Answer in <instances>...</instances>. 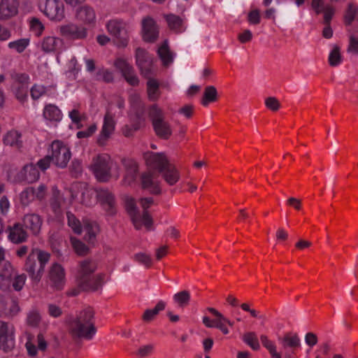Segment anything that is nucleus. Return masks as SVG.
Returning a JSON list of instances; mask_svg holds the SVG:
<instances>
[{"label":"nucleus","instance_id":"aec40b11","mask_svg":"<svg viewBox=\"0 0 358 358\" xmlns=\"http://www.w3.org/2000/svg\"><path fill=\"white\" fill-rule=\"evenodd\" d=\"M115 121L112 115L108 112L104 116L103 124L100 134L97 138V143L103 146L110 138L115 130Z\"/></svg>","mask_w":358,"mask_h":358},{"label":"nucleus","instance_id":"4468645a","mask_svg":"<svg viewBox=\"0 0 358 358\" xmlns=\"http://www.w3.org/2000/svg\"><path fill=\"white\" fill-rule=\"evenodd\" d=\"M114 65L129 85L132 86L138 85L139 80L135 74L134 68L125 59L117 58L115 61Z\"/></svg>","mask_w":358,"mask_h":358},{"label":"nucleus","instance_id":"dca6fc26","mask_svg":"<svg viewBox=\"0 0 358 358\" xmlns=\"http://www.w3.org/2000/svg\"><path fill=\"white\" fill-rule=\"evenodd\" d=\"M20 0H0V21H8L19 13Z\"/></svg>","mask_w":358,"mask_h":358},{"label":"nucleus","instance_id":"bb28decb","mask_svg":"<svg viewBox=\"0 0 358 358\" xmlns=\"http://www.w3.org/2000/svg\"><path fill=\"white\" fill-rule=\"evenodd\" d=\"M160 174H162L166 182L171 186L177 183L180 178L179 171L176 169V166L171 163Z\"/></svg>","mask_w":358,"mask_h":358},{"label":"nucleus","instance_id":"72a5a7b5","mask_svg":"<svg viewBox=\"0 0 358 358\" xmlns=\"http://www.w3.org/2000/svg\"><path fill=\"white\" fill-rule=\"evenodd\" d=\"M218 93L215 87L210 85L204 89L203 97L201 99V104L207 106L210 103L215 102L217 100Z\"/></svg>","mask_w":358,"mask_h":358},{"label":"nucleus","instance_id":"680f3d73","mask_svg":"<svg viewBox=\"0 0 358 358\" xmlns=\"http://www.w3.org/2000/svg\"><path fill=\"white\" fill-rule=\"evenodd\" d=\"M26 280V275L24 274H22L17 275L15 278V280L13 283V287L16 291H20L22 289Z\"/></svg>","mask_w":358,"mask_h":358},{"label":"nucleus","instance_id":"20e7f679","mask_svg":"<svg viewBox=\"0 0 358 358\" xmlns=\"http://www.w3.org/2000/svg\"><path fill=\"white\" fill-rule=\"evenodd\" d=\"M148 117L156 136L162 140L169 139L173 133L171 126L165 120V114L157 104H152L148 108Z\"/></svg>","mask_w":358,"mask_h":358},{"label":"nucleus","instance_id":"423d86ee","mask_svg":"<svg viewBox=\"0 0 358 358\" xmlns=\"http://www.w3.org/2000/svg\"><path fill=\"white\" fill-rule=\"evenodd\" d=\"M131 109L129 114L133 131L138 130L145 122V105L137 95L131 96Z\"/></svg>","mask_w":358,"mask_h":358},{"label":"nucleus","instance_id":"f03ea898","mask_svg":"<svg viewBox=\"0 0 358 358\" xmlns=\"http://www.w3.org/2000/svg\"><path fill=\"white\" fill-rule=\"evenodd\" d=\"M94 313L90 308L80 312L69 323V334L76 342L84 338L91 340L96 333L93 319Z\"/></svg>","mask_w":358,"mask_h":358},{"label":"nucleus","instance_id":"864d4df0","mask_svg":"<svg viewBox=\"0 0 358 358\" xmlns=\"http://www.w3.org/2000/svg\"><path fill=\"white\" fill-rule=\"evenodd\" d=\"M348 52L354 55H358V37L355 35L350 36Z\"/></svg>","mask_w":358,"mask_h":358},{"label":"nucleus","instance_id":"473e14b6","mask_svg":"<svg viewBox=\"0 0 358 358\" xmlns=\"http://www.w3.org/2000/svg\"><path fill=\"white\" fill-rule=\"evenodd\" d=\"M157 53L164 66H168L173 62V55L169 50L168 41L166 40L158 48Z\"/></svg>","mask_w":358,"mask_h":358},{"label":"nucleus","instance_id":"8fccbe9b","mask_svg":"<svg viewBox=\"0 0 358 358\" xmlns=\"http://www.w3.org/2000/svg\"><path fill=\"white\" fill-rule=\"evenodd\" d=\"M12 88L17 99L23 101L26 98L28 92V85H13Z\"/></svg>","mask_w":358,"mask_h":358},{"label":"nucleus","instance_id":"052dcab7","mask_svg":"<svg viewBox=\"0 0 358 358\" xmlns=\"http://www.w3.org/2000/svg\"><path fill=\"white\" fill-rule=\"evenodd\" d=\"M305 342L310 348L314 347L318 342L317 335L313 332H308L305 336Z\"/></svg>","mask_w":358,"mask_h":358},{"label":"nucleus","instance_id":"0eeeda50","mask_svg":"<svg viewBox=\"0 0 358 358\" xmlns=\"http://www.w3.org/2000/svg\"><path fill=\"white\" fill-rule=\"evenodd\" d=\"M52 162L59 168H65L71 159L70 149L62 141H55L51 145Z\"/></svg>","mask_w":358,"mask_h":358},{"label":"nucleus","instance_id":"37998d69","mask_svg":"<svg viewBox=\"0 0 358 358\" xmlns=\"http://www.w3.org/2000/svg\"><path fill=\"white\" fill-rule=\"evenodd\" d=\"M35 199V188L29 187L20 194V201L22 205L27 206Z\"/></svg>","mask_w":358,"mask_h":358},{"label":"nucleus","instance_id":"a878e982","mask_svg":"<svg viewBox=\"0 0 358 358\" xmlns=\"http://www.w3.org/2000/svg\"><path fill=\"white\" fill-rule=\"evenodd\" d=\"M153 203L154 199L152 197H145L139 199V203L143 210L142 215H141V223L143 224L148 230L152 228L153 220L148 209Z\"/></svg>","mask_w":358,"mask_h":358},{"label":"nucleus","instance_id":"774afa93","mask_svg":"<svg viewBox=\"0 0 358 358\" xmlns=\"http://www.w3.org/2000/svg\"><path fill=\"white\" fill-rule=\"evenodd\" d=\"M46 189L47 187L45 185L41 184L40 185L37 189H35V198H36L38 200H42L44 199L45 194H46Z\"/></svg>","mask_w":358,"mask_h":358},{"label":"nucleus","instance_id":"f704fd0d","mask_svg":"<svg viewBox=\"0 0 358 358\" xmlns=\"http://www.w3.org/2000/svg\"><path fill=\"white\" fill-rule=\"evenodd\" d=\"M62 43L61 39L54 36H48L43 38L41 44L42 50L45 52H50L56 50L58 45Z\"/></svg>","mask_w":358,"mask_h":358},{"label":"nucleus","instance_id":"393cba45","mask_svg":"<svg viewBox=\"0 0 358 358\" xmlns=\"http://www.w3.org/2000/svg\"><path fill=\"white\" fill-rule=\"evenodd\" d=\"M39 171L36 166L33 164H27L17 173V178L20 181H26L32 183L39 178Z\"/></svg>","mask_w":358,"mask_h":358},{"label":"nucleus","instance_id":"603ef678","mask_svg":"<svg viewBox=\"0 0 358 358\" xmlns=\"http://www.w3.org/2000/svg\"><path fill=\"white\" fill-rule=\"evenodd\" d=\"M12 78L14 80L13 85H28L29 76L26 73H14Z\"/></svg>","mask_w":358,"mask_h":358},{"label":"nucleus","instance_id":"bf43d9fd","mask_svg":"<svg viewBox=\"0 0 358 358\" xmlns=\"http://www.w3.org/2000/svg\"><path fill=\"white\" fill-rule=\"evenodd\" d=\"M51 162H52L51 155H46L37 162V165L41 170L44 171L50 167Z\"/></svg>","mask_w":358,"mask_h":358},{"label":"nucleus","instance_id":"13d9d810","mask_svg":"<svg viewBox=\"0 0 358 358\" xmlns=\"http://www.w3.org/2000/svg\"><path fill=\"white\" fill-rule=\"evenodd\" d=\"M96 130V125L95 124H92L88 127L87 130L80 131L77 133V137L78 138H84L91 136Z\"/></svg>","mask_w":358,"mask_h":358},{"label":"nucleus","instance_id":"b1692460","mask_svg":"<svg viewBox=\"0 0 358 358\" xmlns=\"http://www.w3.org/2000/svg\"><path fill=\"white\" fill-rule=\"evenodd\" d=\"M125 208L129 215L134 227L139 230L142 227L141 216L136 207L135 200L133 198H127L125 200Z\"/></svg>","mask_w":358,"mask_h":358},{"label":"nucleus","instance_id":"5fc2aeb1","mask_svg":"<svg viewBox=\"0 0 358 358\" xmlns=\"http://www.w3.org/2000/svg\"><path fill=\"white\" fill-rule=\"evenodd\" d=\"M266 106L273 111H277L280 106L279 101L273 96H269L265 99Z\"/></svg>","mask_w":358,"mask_h":358},{"label":"nucleus","instance_id":"a18cd8bd","mask_svg":"<svg viewBox=\"0 0 358 358\" xmlns=\"http://www.w3.org/2000/svg\"><path fill=\"white\" fill-rule=\"evenodd\" d=\"M71 241L76 252L79 255H85L89 252V248L81 241L71 238Z\"/></svg>","mask_w":358,"mask_h":358},{"label":"nucleus","instance_id":"6ab92c4d","mask_svg":"<svg viewBox=\"0 0 358 358\" xmlns=\"http://www.w3.org/2000/svg\"><path fill=\"white\" fill-rule=\"evenodd\" d=\"M49 278L52 286L58 290L63 289L65 283V272L60 264L55 263L51 266Z\"/></svg>","mask_w":358,"mask_h":358},{"label":"nucleus","instance_id":"79ce46f5","mask_svg":"<svg viewBox=\"0 0 358 358\" xmlns=\"http://www.w3.org/2000/svg\"><path fill=\"white\" fill-rule=\"evenodd\" d=\"M342 57L338 45H335L329 55V63L331 66H336L341 64Z\"/></svg>","mask_w":358,"mask_h":358},{"label":"nucleus","instance_id":"9b49d317","mask_svg":"<svg viewBox=\"0 0 358 358\" xmlns=\"http://www.w3.org/2000/svg\"><path fill=\"white\" fill-rule=\"evenodd\" d=\"M136 62L144 77L151 76L152 74V57L145 50L141 48H138L136 50Z\"/></svg>","mask_w":358,"mask_h":358},{"label":"nucleus","instance_id":"cd10ccee","mask_svg":"<svg viewBox=\"0 0 358 358\" xmlns=\"http://www.w3.org/2000/svg\"><path fill=\"white\" fill-rule=\"evenodd\" d=\"M83 228L85 231L84 236L85 240L89 243L94 244L96 241V236L99 231V227L95 222H92L89 220H83Z\"/></svg>","mask_w":358,"mask_h":358},{"label":"nucleus","instance_id":"0e129e2a","mask_svg":"<svg viewBox=\"0 0 358 358\" xmlns=\"http://www.w3.org/2000/svg\"><path fill=\"white\" fill-rule=\"evenodd\" d=\"M30 92L34 99H38L45 93V88L42 86L34 85L31 87Z\"/></svg>","mask_w":358,"mask_h":358},{"label":"nucleus","instance_id":"5701e85b","mask_svg":"<svg viewBox=\"0 0 358 358\" xmlns=\"http://www.w3.org/2000/svg\"><path fill=\"white\" fill-rule=\"evenodd\" d=\"M76 17L85 24H94L96 22L95 11L88 5L78 7L76 12Z\"/></svg>","mask_w":358,"mask_h":358},{"label":"nucleus","instance_id":"49530a36","mask_svg":"<svg viewBox=\"0 0 358 358\" xmlns=\"http://www.w3.org/2000/svg\"><path fill=\"white\" fill-rule=\"evenodd\" d=\"M243 341L255 350H257L260 348L258 339L255 332H248L245 334L243 336Z\"/></svg>","mask_w":358,"mask_h":358},{"label":"nucleus","instance_id":"58836bf2","mask_svg":"<svg viewBox=\"0 0 358 358\" xmlns=\"http://www.w3.org/2000/svg\"><path fill=\"white\" fill-rule=\"evenodd\" d=\"M166 20L169 28L172 30L178 31L182 24V20L180 17L174 14H169L165 16Z\"/></svg>","mask_w":358,"mask_h":358},{"label":"nucleus","instance_id":"4be33fe9","mask_svg":"<svg viewBox=\"0 0 358 358\" xmlns=\"http://www.w3.org/2000/svg\"><path fill=\"white\" fill-rule=\"evenodd\" d=\"M20 310L17 301L13 298H5L0 300V312L5 317H12Z\"/></svg>","mask_w":358,"mask_h":358},{"label":"nucleus","instance_id":"69168bd1","mask_svg":"<svg viewBox=\"0 0 358 358\" xmlns=\"http://www.w3.org/2000/svg\"><path fill=\"white\" fill-rule=\"evenodd\" d=\"M252 32L246 29L243 33L239 34L238 36V39L241 43H245L252 40Z\"/></svg>","mask_w":358,"mask_h":358},{"label":"nucleus","instance_id":"a19ab883","mask_svg":"<svg viewBox=\"0 0 358 358\" xmlns=\"http://www.w3.org/2000/svg\"><path fill=\"white\" fill-rule=\"evenodd\" d=\"M29 44V38H20L17 41L10 42L8 45L10 49L16 50L18 53H22Z\"/></svg>","mask_w":358,"mask_h":358},{"label":"nucleus","instance_id":"c9c22d12","mask_svg":"<svg viewBox=\"0 0 358 358\" xmlns=\"http://www.w3.org/2000/svg\"><path fill=\"white\" fill-rule=\"evenodd\" d=\"M166 303L159 301L156 306L153 309H147L143 315V320L145 322H150L159 313V311L163 310L165 308Z\"/></svg>","mask_w":358,"mask_h":358},{"label":"nucleus","instance_id":"338daca9","mask_svg":"<svg viewBox=\"0 0 358 358\" xmlns=\"http://www.w3.org/2000/svg\"><path fill=\"white\" fill-rule=\"evenodd\" d=\"M152 345H146L140 348L138 350L137 355L141 357H144L150 355L153 350Z\"/></svg>","mask_w":358,"mask_h":358},{"label":"nucleus","instance_id":"a211bd4d","mask_svg":"<svg viewBox=\"0 0 358 358\" xmlns=\"http://www.w3.org/2000/svg\"><path fill=\"white\" fill-rule=\"evenodd\" d=\"M122 163L125 170L122 184L131 185L136 179L138 170V164L134 159L128 158L122 159Z\"/></svg>","mask_w":358,"mask_h":358},{"label":"nucleus","instance_id":"39448f33","mask_svg":"<svg viewBox=\"0 0 358 358\" xmlns=\"http://www.w3.org/2000/svg\"><path fill=\"white\" fill-rule=\"evenodd\" d=\"M106 28L113 36L114 43L118 47H126L128 44L129 35L126 23L122 20H110L106 24Z\"/></svg>","mask_w":358,"mask_h":358},{"label":"nucleus","instance_id":"4d7b16f0","mask_svg":"<svg viewBox=\"0 0 358 358\" xmlns=\"http://www.w3.org/2000/svg\"><path fill=\"white\" fill-rule=\"evenodd\" d=\"M248 20L252 24H258L260 23V15L258 9L251 10L248 15Z\"/></svg>","mask_w":358,"mask_h":358},{"label":"nucleus","instance_id":"ddd939ff","mask_svg":"<svg viewBox=\"0 0 358 358\" xmlns=\"http://www.w3.org/2000/svg\"><path fill=\"white\" fill-rule=\"evenodd\" d=\"M44 14L51 20L61 21L64 18V6L60 0H46Z\"/></svg>","mask_w":358,"mask_h":358},{"label":"nucleus","instance_id":"9d476101","mask_svg":"<svg viewBox=\"0 0 358 358\" xmlns=\"http://www.w3.org/2000/svg\"><path fill=\"white\" fill-rule=\"evenodd\" d=\"M159 174L152 170H147L141 176V185L143 189L150 193L159 195L162 193L160 182L158 180Z\"/></svg>","mask_w":358,"mask_h":358},{"label":"nucleus","instance_id":"ea45409f","mask_svg":"<svg viewBox=\"0 0 358 358\" xmlns=\"http://www.w3.org/2000/svg\"><path fill=\"white\" fill-rule=\"evenodd\" d=\"M69 226L73 229L75 234H80L82 226L79 220L71 212L66 213Z\"/></svg>","mask_w":358,"mask_h":358},{"label":"nucleus","instance_id":"7ed1b4c3","mask_svg":"<svg viewBox=\"0 0 358 358\" xmlns=\"http://www.w3.org/2000/svg\"><path fill=\"white\" fill-rule=\"evenodd\" d=\"M50 257V255L48 252L39 249L32 250L29 253L24 264V270L32 280L36 282L41 280Z\"/></svg>","mask_w":358,"mask_h":358},{"label":"nucleus","instance_id":"7c9ffc66","mask_svg":"<svg viewBox=\"0 0 358 358\" xmlns=\"http://www.w3.org/2000/svg\"><path fill=\"white\" fill-rule=\"evenodd\" d=\"M21 134L17 131L11 130L8 131L3 138V143L6 145L16 147L20 148L22 145V142L20 140Z\"/></svg>","mask_w":358,"mask_h":358},{"label":"nucleus","instance_id":"f257e3e1","mask_svg":"<svg viewBox=\"0 0 358 358\" xmlns=\"http://www.w3.org/2000/svg\"><path fill=\"white\" fill-rule=\"evenodd\" d=\"M96 264L91 260L85 259L81 261L76 274V283L78 289L71 291V296H77L80 291L94 292L101 287L103 284V275H94L96 270Z\"/></svg>","mask_w":358,"mask_h":358},{"label":"nucleus","instance_id":"f3484780","mask_svg":"<svg viewBox=\"0 0 358 358\" xmlns=\"http://www.w3.org/2000/svg\"><path fill=\"white\" fill-rule=\"evenodd\" d=\"M59 31L63 36L71 39H85L87 36V31L85 27L73 23L61 26Z\"/></svg>","mask_w":358,"mask_h":358},{"label":"nucleus","instance_id":"412c9836","mask_svg":"<svg viewBox=\"0 0 358 358\" xmlns=\"http://www.w3.org/2000/svg\"><path fill=\"white\" fill-rule=\"evenodd\" d=\"M42 223V218L35 213L25 215L23 218V226L34 236L40 233Z\"/></svg>","mask_w":358,"mask_h":358},{"label":"nucleus","instance_id":"2f4dec72","mask_svg":"<svg viewBox=\"0 0 358 358\" xmlns=\"http://www.w3.org/2000/svg\"><path fill=\"white\" fill-rule=\"evenodd\" d=\"M148 80L147 82V92L149 100L152 101H157L159 96V84L157 80L148 78Z\"/></svg>","mask_w":358,"mask_h":358},{"label":"nucleus","instance_id":"6e6552de","mask_svg":"<svg viewBox=\"0 0 358 358\" xmlns=\"http://www.w3.org/2000/svg\"><path fill=\"white\" fill-rule=\"evenodd\" d=\"M148 170L161 173L170 164V162L164 152H147L144 154Z\"/></svg>","mask_w":358,"mask_h":358},{"label":"nucleus","instance_id":"c756f323","mask_svg":"<svg viewBox=\"0 0 358 358\" xmlns=\"http://www.w3.org/2000/svg\"><path fill=\"white\" fill-rule=\"evenodd\" d=\"M43 117L51 122H59L62 118V114L58 107L49 104L44 108Z\"/></svg>","mask_w":358,"mask_h":358},{"label":"nucleus","instance_id":"09e8293b","mask_svg":"<svg viewBox=\"0 0 358 358\" xmlns=\"http://www.w3.org/2000/svg\"><path fill=\"white\" fill-rule=\"evenodd\" d=\"M41 320V315L36 310H32L27 314V323L30 327H38Z\"/></svg>","mask_w":358,"mask_h":358},{"label":"nucleus","instance_id":"1a4fd4ad","mask_svg":"<svg viewBox=\"0 0 358 358\" xmlns=\"http://www.w3.org/2000/svg\"><path fill=\"white\" fill-rule=\"evenodd\" d=\"M96 199L101 203L106 214L113 216L117 213L115 195L108 189L98 188L96 189Z\"/></svg>","mask_w":358,"mask_h":358},{"label":"nucleus","instance_id":"2eb2a0df","mask_svg":"<svg viewBox=\"0 0 358 358\" xmlns=\"http://www.w3.org/2000/svg\"><path fill=\"white\" fill-rule=\"evenodd\" d=\"M142 34L144 41L148 43H154L159 37L156 22L150 16L142 20Z\"/></svg>","mask_w":358,"mask_h":358},{"label":"nucleus","instance_id":"4c0bfd02","mask_svg":"<svg viewBox=\"0 0 358 358\" xmlns=\"http://www.w3.org/2000/svg\"><path fill=\"white\" fill-rule=\"evenodd\" d=\"M173 300L180 308L185 307L190 301V293L187 290H182L173 295Z\"/></svg>","mask_w":358,"mask_h":358},{"label":"nucleus","instance_id":"6e6d98bb","mask_svg":"<svg viewBox=\"0 0 358 358\" xmlns=\"http://www.w3.org/2000/svg\"><path fill=\"white\" fill-rule=\"evenodd\" d=\"M70 171L72 176L77 178L82 172V166L79 160L74 159L70 166Z\"/></svg>","mask_w":358,"mask_h":358},{"label":"nucleus","instance_id":"de8ad7c7","mask_svg":"<svg viewBox=\"0 0 358 358\" xmlns=\"http://www.w3.org/2000/svg\"><path fill=\"white\" fill-rule=\"evenodd\" d=\"M282 343L284 348H297L300 346V338L296 334L292 336H289V334H287L282 338Z\"/></svg>","mask_w":358,"mask_h":358},{"label":"nucleus","instance_id":"c85d7f7f","mask_svg":"<svg viewBox=\"0 0 358 358\" xmlns=\"http://www.w3.org/2000/svg\"><path fill=\"white\" fill-rule=\"evenodd\" d=\"M23 227L21 224L17 223L10 229L9 238L12 242L19 243L26 240L27 234Z\"/></svg>","mask_w":358,"mask_h":358},{"label":"nucleus","instance_id":"f8f14e48","mask_svg":"<svg viewBox=\"0 0 358 358\" xmlns=\"http://www.w3.org/2000/svg\"><path fill=\"white\" fill-rule=\"evenodd\" d=\"M93 173L100 182H108L111 178L110 167L106 157L99 156L92 165Z\"/></svg>","mask_w":358,"mask_h":358},{"label":"nucleus","instance_id":"c03bdc74","mask_svg":"<svg viewBox=\"0 0 358 358\" xmlns=\"http://www.w3.org/2000/svg\"><path fill=\"white\" fill-rule=\"evenodd\" d=\"M15 347L14 338L11 335H7L0 337V349L5 352H10Z\"/></svg>","mask_w":358,"mask_h":358},{"label":"nucleus","instance_id":"3c124183","mask_svg":"<svg viewBox=\"0 0 358 358\" xmlns=\"http://www.w3.org/2000/svg\"><path fill=\"white\" fill-rule=\"evenodd\" d=\"M134 259L138 263L143 264L146 267H150L152 264V260L150 255L139 252L134 255Z\"/></svg>","mask_w":358,"mask_h":358},{"label":"nucleus","instance_id":"e433bc0d","mask_svg":"<svg viewBox=\"0 0 358 358\" xmlns=\"http://www.w3.org/2000/svg\"><path fill=\"white\" fill-rule=\"evenodd\" d=\"M344 20L346 25H350L355 20H358V7L354 3H348V8L344 16Z\"/></svg>","mask_w":358,"mask_h":358},{"label":"nucleus","instance_id":"e2e57ef3","mask_svg":"<svg viewBox=\"0 0 358 358\" xmlns=\"http://www.w3.org/2000/svg\"><path fill=\"white\" fill-rule=\"evenodd\" d=\"M322 11L324 12V24H330V22L334 14V10L332 7H325L321 8Z\"/></svg>","mask_w":358,"mask_h":358}]
</instances>
